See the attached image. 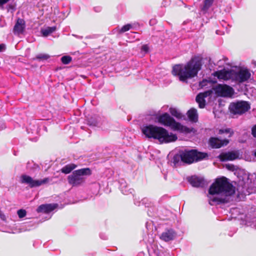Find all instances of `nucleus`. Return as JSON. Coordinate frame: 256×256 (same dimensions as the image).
<instances>
[{
  "instance_id": "nucleus-1",
  "label": "nucleus",
  "mask_w": 256,
  "mask_h": 256,
  "mask_svg": "<svg viewBox=\"0 0 256 256\" xmlns=\"http://www.w3.org/2000/svg\"><path fill=\"white\" fill-rule=\"evenodd\" d=\"M235 192L234 187L228 182L226 177L218 178L210 186L208 193L209 204L210 205L224 204L228 201V196Z\"/></svg>"
},
{
  "instance_id": "nucleus-2",
  "label": "nucleus",
  "mask_w": 256,
  "mask_h": 256,
  "mask_svg": "<svg viewBox=\"0 0 256 256\" xmlns=\"http://www.w3.org/2000/svg\"><path fill=\"white\" fill-rule=\"evenodd\" d=\"M202 58L200 56H193L186 64H176L172 68V74L178 76L180 81L187 82V80L196 76L201 69Z\"/></svg>"
},
{
  "instance_id": "nucleus-3",
  "label": "nucleus",
  "mask_w": 256,
  "mask_h": 256,
  "mask_svg": "<svg viewBox=\"0 0 256 256\" xmlns=\"http://www.w3.org/2000/svg\"><path fill=\"white\" fill-rule=\"evenodd\" d=\"M141 130L146 138L157 140L161 144L174 142L178 138L176 134L169 133L164 128L153 124L143 125Z\"/></svg>"
},
{
  "instance_id": "nucleus-4",
  "label": "nucleus",
  "mask_w": 256,
  "mask_h": 256,
  "mask_svg": "<svg viewBox=\"0 0 256 256\" xmlns=\"http://www.w3.org/2000/svg\"><path fill=\"white\" fill-rule=\"evenodd\" d=\"M92 174L91 170L89 168H83L74 170L72 174L68 176V180L69 184L73 186H78L83 184L87 176Z\"/></svg>"
},
{
  "instance_id": "nucleus-5",
  "label": "nucleus",
  "mask_w": 256,
  "mask_h": 256,
  "mask_svg": "<svg viewBox=\"0 0 256 256\" xmlns=\"http://www.w3.org/2000/svg\"><path fill=\"white\" fill-rule=\"evenodd\" d=\"M181 152L182 162L188 164L202 160L208 156L206 153L198 152L194 149L182 150Z\"/></svg>"
},
{
  "instance_id": "nucleus-6",
  "label": "nucleus",
  "mask_w": 256,
  "mask_h": 256,
  "mask_svg": "<svg viewBox=\"0 0 256 256\" xmlns=\"http://www.w3.org/2000/svg\"><path fill=\"white\" fill-rule=\"evenodd\" d=\"M158 122L164 126H168L174 130L183 132L186 128L180 122H176L170 115L165 112L158 117Z\"/></svg>"
},
{
  "instance_id": "nucleus-7",
  "label": "nucleus",
  "mask_w": 256,
  "mask_h": 256,
  "mask_svg": "<svg viewBox=\"0 0 256 256\" xmlns=\"http://www.w3.org/2000/svg\"><path fill=\"white\" fill-rule=\"evenodd\" d=\"M250 108V104L246 101H238L232 102L229 106L230 112L234 114H242L248 112Z\"/></svg>"
},
{
  "instance_id": "nucleus-8",
  "label": "nucleus",
  "mask_w": 256,
  "mask_h": 256,
  "mask_svg": "<svg viewBox=\"0 0 256 256\" xmlns=\"http://www.w3.org/2000/svg\"><path fill=\"white\" fill-rule=\"evenodd\" d=\"M20 180L22 184H27L30 188H32L47 184L50 182V179L48 178H46L42 180H35L30 176L22 174L20 177Z\"/></svg>"
},
{
  "instance_id": "nucleus-9",
  "label": "nucleus",
  "mask_w": 256,
  "mask_h": 256,
  "mask_svg": "<svg viewBox=\"0 0 256 256\" xmlns=\"http://www.w3.org/2000/svg\"><path fill=\"white\" fill-rule=\"evenodd\" d=\"M40 120H32L26 128L27 132L30 134L29 138L32 141L36 142L38 140L40 130Z\"/></svg>"
},
{
  "instance_id": "nucleus-10",
  "label": "nucleus",
  "mask_w": 256,
  "mask_h": 256,
  "mask_svg": "<svg viewBox=\"0 0 256 256\" xmlns=\"http://www.w3.org/2000/svg\"><path fill=\"white\" fill-rule=\"evenodd\" d=\"M216 94L222 97H232L234 94V89L226 84H218L214 88Z\"/></svg>"
},
{
  "instance_id": "nucleus-11",
  "label": "nucleus",
  "mask_w": 256,
  "mask_h": 256,
  "mask_svg": "<svg viewBox=\"0 0 256 256\" xmlns=\"http://www.w3.org/2000/svg\"><path fill=\"white\" fill-rule=\"evenodd\" d=\"M234 80L242 82L248 80L250 77L251 74L248 70H240L236 72L234 71Z\"/></svg>"
},
{
  "instance_id": "nucleus-12",
  "label": "nucleus",
  "mask_w": 256,
  "mask_h": 256,
  "mask_svg": "<svg viewBox=\"0 0 256 256\" xmlns=\"http://www.w3.org/2000/svg\"><path fill=\"white\" fill-rule=\"evenodd\" d=\"M234 70H226L224 69L220 70H218L214 72L213 75L216 76L218 79L224 80H234Z\"/></svg>"
},
{
  "instance_id": "nucleus-13",
  "label": "nucleus",
  "mask_w": 256,
  "mask_h": 256,
  "mask_svg": "<svg viewBox=\"0 0 256 256\" xmlns=\"http://www.w3.org/2000/svg\"><path fill=\"white\" fill-rule=\"evenodd\" d=\"M229 143L228 139L220 140L216 137H211L208 140L209 145L213 148H219Z\"/></svg>"
},
{
  "instance_id": "nucleus-14",
  "label": "nucleus",
  "mask_w": 256,
  "mask_h": 256,
  "mask_svg": "<svg viewBox=\"0 0 256 256\" xmlns=\"http://www.w3.org/2000/svg\"><path fill=\"white\" fill-rule=\"evenodd\" d=\"M188 182L194 187L204 188L206 185V182L202 178L196 176H192L188 179Z\"/></svg>"
},
{
  "instance_id": "nucleus-15",
  "label": "nucleus",
  "mask_w": 256,
  "mask_h": 256,
  "mask_svg": "<svg viewBox=\"0 0 256 256\" xmlns=\"http://www.w3.org/2000/svg\"><path fill=\"white\" fill-rule=\"evenodd\" d=\"M176 235V234L173 229L168 228L162 233L160 238L166 242H168L174 240Z\"/></svg>"
},
{
  "instance_id": "nucleus-16",
  "label": "nucleus",
  "mask_w": 256,
  "mask_h": 256,
  "mask_svg": "<svg viewBox=\"0 0 256 256\" xmlns=\"http://www.w3.org/2000/svg\"><path fill=\"white\" fill-rule=\"evenodd\" d=\"M58 207L57 204H48L40 205L36 209L38 212L48 214Z\"/></svg>"
},
{
  "instance_id": "nucleus-17",
  "label": "nucleus",
  "mask_w": 256,
  "mask_h": 256,
  "mask_svg": "<svg viewBox=\"0 0 256 256\" xmlns=\"http://www.w3.org/2000/svg\"><path fill=\"white\" fill-rule=\"evenodd\" d=\"M212 94L210 90L206 91L204 92L198 94L196 96V102L198 104L200 108H204L205 106L206 101L204 98L210 96Z\"/></svg>"
},
{
  "instance_id": "nucleus-18",
  "label": "nucleus",
  "mask_w": 256,
  "mask_h": 256,
  "mask_svg": "<svg viewBox=\"0 0 256 256\" xmlns=\"http://www.w3.org/2000/svg\"><path fill=\"white\" fill-rule=\"evenodd\" d=\"M25 26L24 20L22 18H18L13 29L14 33L15 34H22L24 30Z\"/></svg>"
},
{
  "instance_id": "nucleus-19",
  "label": "nucleus",
  "mask_w": 256,
  "mask_h": 256,
  "mask_svg": "<svg viewBox=\"0 0 256 256\" xmlns=\"http://www.w3.org/2000/svg\"><path fill=\"white\" fill-rule=\"evenodd\" d=\"M238 156V154L234 152L222 153L219 156L220 159L222 162L233 160L236 159Z\"/></svg>"
},
{
  "instance_id": "nucleus-20",
  "label": "nucleus",
  "mask_w": 256,
  "mask_h": 256,
  "mask_svg": "<svg viewBox=\"0 0 256 256\" xmlns=\"http://www.w3.org/2000/svg\"><path fill=\"white\" fill-rule=\"evenodd\" d=\"M120 189L124 194L128 195L132 194L134 190L132 188H128L126 181L124 180H120L119 181Z\"/></svg>"
},
{
  "instance_id": "nucleus-21",
  "label": "nucleus",
  "mask_w": 256,
  "mask_h": 256,
  "mask_svg": "<svg viewBox=\"0 0 256 256\" xmlns=\"http://www.w3.org/2000/svg\"><path fill=\"white\" fill-rule=\"evenodd\" d=\"M189 120L193 122H196L198 120L197 110L194 108H190L187 112Z\"/></svg>"
},
{
  "instance_id": "nucleus-22",
  "label": "nucleus",
  "mask_w": 256,
  "mask_h": 256,
  "mask_svg": "<svg viewBox=\"0 0 256 256\" xmlns=\"http://www.w3.org/2000/svg\"><path fill=\"white\" fill-rule=\"evenodd\" d=\"M214 0H204V5L201 8V11L206 14L212 6Z\"/></svg>"
},
{
  "instance_id": "nucleus-23",
  "label": "nucleus",
  "mask_w": 256,
  "mask_h": 256,
  "mask_svg": "<svg viewBox=\"0 0 256 256\" xmlns=\"http://www.w3.org/2000/svg\"><path fill=\"white\" fill-rule=\"evenodd\" d=\"M216 82V80H211L203 79L202 81L199 82L198 86L199 88H208L212 84Z\"/></svg>"
},
{
  "instance_id": "nucleus-24",
  "label": "nucleus",
  "mask_w": 256,
  "mask_h": 256,
  "mask_svg": "<svg viewBox=\"0 0 256 256\" xmlns=\"http://www.w3.org/2000/svg\"><path fill=\"white\" fill-rule=\"evenodd\" d=\"M56 30V26L48 27L45 29L42 30V34L44 36H48Z\"/></svg>"
},
{
  "instance_id": "nucleus-25",
  "label": "nucleus",
  "mask_w": 256,
  "mask_h": 256,
  "mask_svg": "<svg viewBox=\"0 0 256 256\" xmlns=\"http://www.w3.org/2000/svg\"><path fill=\"white\" fill-rule=\"evenodd\" d=\"M76 167V166L74 164L66 165L62 169V172L66 174H69L72 170L74 169Z\"/></svg>"
},
{
  "instance_id": "nucleus-26",
  "label": "nucleus",
  "mask_w": 256,
  "mask_h": 256,
  "mask_svg": "<svg viewBox=\"0 0 256 256\" xmlns=\"http://www.w3.org/2000/svg\"><path fill=\"white\" fill-rule=\"evenodd\" d=\"M170 112L172 116L176 117V118H182V114L176 108H170Z\"/></svg>"
},
{
  "instance_id": "nucleus-27",
  "label": "nucleus",
  "mask_w": 256,
  "mask_h": 256,
  "mask_svg": "<svg viewBox=\"0 0 256 256\" xmlns=\"http://www.w3.org/2000/svg\"><path fill=\"white\" fill-rule=\"evenodd\" d=\"M50 56L46 54H40L36 56L34 60H46L49 58Z\"/></svg>"
},
{
  "instance_id": "nucleus-28",
  "label": "nucleus",
  "mask_w": 256,
  "mask_h": 256,
  "mask_svg": "<svg viewBox=\"0 0 256 256\" xmlns=\"http://www.w3.org/2000/svg\"><path fill=\"white\" fill-rule=\"evenodd\" d=\"M180 160L182 162L181 150L179 152L178 154H175L173 157V162L174 163V165L178 164Z\"/></svg>"
},
{
  "instance_id": "nucleus-29",
  "label": "nucleus",
  "mask_w": 256,
  "mask_h": 256,
  "mask_svg": "<svg viewBox=\"0 0 256 256\" xmlns=\"http://www.w3.org/2000/svg\"><path fill=\"white\" fill-rule=\"evenodd\" d=\"M72 60V58L69 56H64L62 57L61 62L64 64H70Z\"/></svg>"
},
{
  "instance_id": "nucleus-30",
  "label": "nucleus",
  "mask_w": 256,
  "mask_h": 256,
  "mask_svg": "<svg viewBox=\"0 0 256 256\" xmlns=\"http://www.w3.org/2000/svg\"><path fill=\"white\" fill-rule=\"evenodd\" d=\"M158 256H172V254L167 250L162 248L160 250H158Z\"/></svg>"
},
{
  "instance_id": "nucleus-31",
  "label": "nucleus",
  "mask_w": 256,
  "mask_h": 256,
  "mask_svg": "<svg viewBox=\"0 0 256 256\" xmlns=\"http://www.w3.org/2000/svg\"><path fill=\"white\" fill-rule=\"evenodd\" d=\"M132 24H126L122 27V28L120 30L119 32L120 33H123L126 32L128 31L130 28H132Z\"/></svg>"
},
{
  "instance_id": "nucleus-32",
  "label": "nucleus",
  "mask_w": 256,
  "mask_h": 256,
  "mask_svg": "<svg viewBox=\"0 0 256 256\" xmlns=\"http://www.w3.org/2000/svg\"><path fill=\"white\" fill-rule=\"evenodd\" d=\"M148 201V200L146 198H144L142 199L140 202H136V200H134V202L136 205H137L138 206H140L142 204L144 205L145 206H148L146 204Z\"/></svg>"
},
{
  "instance_id": "nucleus-33",
  "label": "nucleus",
  "mask_w": 256,
  "mask_h": 256,
  "mask_svg": "<svg viewBox=\"0 0 256 256\" xmlns=\"http://www.w3.org/2000/svg\"><path fill=\"white\" fill-rule=\"evenodd\" d=\"M230 134L228 136V138H230L232 134H233V132H230V128H226V129H220L218 131V134Z\"/></svg>"
},
{
  "instance_id": "nucleus-34",
  "label": "nucleus",
  "mask_w": 256,
  "mask_h": 256,
  "mask_svg": "<svg viewBox=\"0 0 256 256\" xmlns=\"http://www.w3.org/2000/svg\"><path fill=\"white\" fill-rule=\"evenodd\" d=\"M17 214L20 218H22L26 216V212L24 209H20L17 211Z\"/></svg>"
},
{
  "instance_id": "nucleus-35",
  "label": "nucleus",
  "mask_w": 256,
  "mask_h": 256,
  "mask_svg": "<svg viewBox=\"0 0 256 256\" xmlns=\"http://www.w3.org/2000/svg\"><path fill=\"white\" fill-rule=\"evenodd\" d=\"M149 51V47L147 44L143 45L141 48V52L144 54H147Z\"/></svg>"
},
{
  "instance_id": "nucleus-36",
  "label": "nucleus",
  "mask_w": 256,
  "mask_h": 256,
  "mask_svg": "<svg viewBox=\"0 0 256 256\" xmlns=\"http://www.w3.org/2000/svg\"><path fill=\"white\" fill-rule=\"evenodd\" d=\"M226 168L230 170L234 171L235 170L234 166L233 164H228L226 166Z\"/></svg>"
},
{
  "instance_id": "nucleus-37",
  "label": "nucleus",
  "mask_w": 256,
  "mask_h": 256,
  "mask_svg": "<svg viewBox=\"0 0 256 256\" xmlns=\"http://www.w3.org/2000/svg\"><path fill=\"white\" fill-rule=\"evenodd\" d=\"M252 136L256 138V124L252 128Z\"/></svg>"
},
{
  "instance_id": "nucleus-38",
  "label": "nucleus",
  "mask_w": 256,
  "mask_h": 256,
  "mask_svg": "<svg viewBox=\"0 0 256 256\" xmlns=\"http://www.w3.org/2000/svg\"><path fill=\"white\" fill-rule=\"evenodd\" d=\"M32 166H34V164H33V162H28L27 163V164H26V168L28 170H29L30 168L31 167H32Z\"/></svg>"
},
{
  "instance_id": "nucleus-39",
  "label": "nucleus",
  "mask_w": 256,
  "mask_h": 256,
  "mask_svg": "<svg viewBox=\"0 0 256 256\" xmlns=\"http://www.w3.org/2000/svg\"><path fill=\"white\" fill-rule=\"evenodd\" d=\"M6 127L5 124L2 121H0V130L4 129Z\"/></svg>"
},
{
  "instance_id": "nucleus-40",
  "label": "nucleus",
  "mask_w": 256,
  "mask_h": 256,
  "mask_svg": "<svg viewBox=\"0 0 256 256\" xmlns=\"http://www.w3.org/2000/svg\"><path fill=\"white\" fill-rule=\"evenodd\" d=\"M6 46L4 44H0V52H3L5 50Z\"/></svg>"
},
{
  "instance_id": "nucleus-41",
  "label": "nucleus",
  "mask_w": 256,
  "mask_h": 256,
  "mask_svg": "<svg viewBox=\"0 0 256 256\" xmlns=\"http://www.w3.org/2000/svg\"><path fill=\"white\" fill-rule=\"evenodd\" d=\"M0 218L2 220H6L5 216L0 211Z\"/></svg>"
},
{
  "instance_id": "nucleus-42",
  "label": "nucleus",
  "mask_w": 256,
  "mask_h": 256,
  "mask_svg": "<svg viewBox=\"0 0 256 256\" xmlns=\"http://www.w3.org/2000/svg\"><path fill=\"white\" fill-rule=\"evenodd\" d=\"M101 7H100V6H98V7H95L94 8V10L96 12H99L101 10Z\"/></svg>"
},
{
  "instance_id": "nucleus-43",
  "label": "nucleus",
  "mask_w": 256,
  "mask_h": 256,
  "mask_svg": "<svg viewBox=\"0 0 256 256\" xmlns=\"http://www.w3.org/2000/svg\"><path fill=\"white\" fill-rule=\"evenodd\" d=\"M72 36H74V37L78 38H79V39L82 38V36H78V35H76V34H72Z\"/></svg>"
},
{
  "instance_id": "nucleus-44",
  "label": "nucleus",
  "mask_w": 256,
  "mask_h": 256,
  "mask_svg": "<svg viewBox=\"0 0 256 256\" xmlns=\"http://www.w3.org/2000/svg\"><path fill=\"white\" fill-rule=\"evenodd\" d=\"M90 125H93V126H96V122H92L90 124Z\"/></svg>"
},
{
  "instance_id": "nucleus-45",
  "label": "nucleus",
  "mask_w": 256,
  "mask_h": 256,
  "mask_svg": "<svg viewBox=\"0 0 256 256\" xmlns=\"http://www.w3.org/2000/svg\"><path fill=\"white\" fill-rule=\"evenodd\" d=\"M100 238L104 240L106 239V236H104V238H102V234H100Z\"/></svg>"
},
{
  "instance_id": "nucleus-46",
  "label": "nucleus",
  "mask_w": 256,
  "mask_h": 256,
  "mask_svg": "<svg viewBox=\"0 0 256 256\" xmlns=\"http://www.w3.org/2000/svg\"><path fill=\"white\" fill-rule=\"evenodd\" d=\"M216 34H220V32H219V30H216Z\"/></svg>"
},
{
  "instance_id": "nucleus-47",
  "label": "nucleus",
  "mask_w": 256,
  "mask_h": 256,
  "mask_svg": "<svg viewBox=\"0 0 256 256\" xmlns=\"http://www.w3.org/2000/svg\"><path fill=\"white\" fill-rule=\"evenodd\" d=\"M209 63H210V65L212 64L210 58V60H209Z\"/></svg>"
},
{
  "instance_id": "nucleus-48",
  "label": "nucleus",
  "mask_w": 256,
  "mask_h": 256,
  "mask_svg": "<svg viewBox=\"0 0 256 256\" xmlns=\"http://www.w3.org/2000/svg\"><path fill=\"white\" fill-rule=\"evenodd\" d=\"M254 156H256V151H255V152H254Z\"/></svg>"
},
{
  "instance_id": "nucleus-49",
  "label": "nucleus",
  "mask_w": 256,
  "mask_h": 256,
  "mask_svg": "<svg viewBox=\"0 0 256 256\" xmlns=\"http://www.w3.org/2000/svg\"><path fill=\"white\" fill-rule=\"evenodd\" d=\"M94 184V186H98V184Z\"/></svg>"
},
{
  "instance_id": "nucleus-50",
  "label": "nucleus",
  "mask_w": 256,
  "mask_h": 256,
  "mask_svg": "<svg viewBox=\"0 0 256 256\" xmlns=\"http://www.w3.org/2000/svg\"><path fill=\"white\" fill-rule=\"evenodd\" d=\"M212 66V68H210V67L209 68L210 70H212V66Z\"/></svg>"
},
{
  "instance_id": "nucleus-51",
  "label": "nucleus",
  "mask_w": 256,
  "mask_h": 256,
  "mask_svg": "<svg viewBox=\"0 0 256 256\" xmlns=\"http://www.w3.org/2000/svg\"><path fill=\"white\" fill-rule=\"evenodd\" d=\"M168 0H165L164 2H166Z\"/></svg>"
}]
</instances>
